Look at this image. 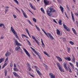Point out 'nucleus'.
<instances>
[{
    "label": "nucleus",
    "instance_id": "nucleus-24",
    "mask_svg": "<svg viewBox=\"0 0 78 78\" xmlns=\"http://www.w3.org/2000/svg\"><path fill=\"white\" fill-rule=\"evenodd\" d=\"M7 71L6 70H4V73H5V76H6V75H7Z\"/></svg>",
    "mask_w": 78,
    "mask_h": 78
},
{
    "label": "nucleus",
    "instance_id": "nucleus-55",
    "mask_svg": "<svg viewBox=\"0 0 78 78\" xmlns=\"http://www.w3.org/2000/svg\"><path fill=\"white\" fill-rule=\"evenodd\" d=\"M28 69L29 71H30L31 70V67H29V68H28Z\"/></svg>",
    "mask_w": 78,
    "mask_h": 78
},
{
    "label": "nucleus",
    "instance_id": "nucleus-10",
    "mask_svg": "<svg viewBox=\"0 0 78 78\" xmlns=\"http://www.w3.org/2000/svg\"><path fill=\"white\" fill-rule=\"evenodd\" d=\"M11 30L12 33H13L15 34V33H16V32L14 30V28H12V27H11Z\"/></svg>",
    "mask_w": 78,
    "mask_h": 78
},
{
    "label": "nucleus",
    "instance_id": "nucleus-57",
    "mask_svg": "<svg viewBox=\"0 0 78 78\" xmlns=\"http://www.w3.org/2000/svg\"><path fill=\"white\" fill-rule=\"evenodd\" d=\"M8 58H6L5 59V62H6V61H8Z\"/></svg>",
    "mask_w": 78,
    "mask_h": 78
},
{
    "label": "nucleus",
    "instance_id": "nucleus-38",
    "mask_svg": "<svg viewBox=\"0 0 78 78\" xmlns=\"http://www.w3.org/2000/svg\"><path fill=\"white\" fill-rule=\"evenodd\" d=\"M14 2L16 3L18 5H19V2H18V1L17 0H14Z\"/></svg>",
    "mask_w": 78,
    "mask_h": 78
},
{
    "label": "nucleus",
    "instance_id": "nucleus-52",
    "mask_svg": "<svg viewBox=\"0 0 78 78\" xmlns=\"http://www.w3.org/2000/svg\"><path fill=\"white\" fill-rule=\"evenodd\" d=\"M16 76V77H18V78H21V77H20V76L19 75H18V74Z\"/></svg>",
    "mask_w": 78,
    "mask_h": 78
},
{
    "label": "nucleus",
    "instance_id": "nucleus-9",
    "mask_svg": "<svg viewBox=\"0 0 78 78\" xmlns=\"http://www.w3.org/2000/svg\"><path fill=\"white\" fill-rule=\"evenodd\" d=\"M63 66L66 70L67 71H68V69H67V64L66 63H64Z\"/></svg>",
    "mask_w": 78,
    "mask_h": 78
},
{
    "label": "nucleus",
    "instance_id": "nucleus-26",
    "mask_svg": "<svg viewBox=\"0 0 78 78\" xmlns=\"http://www.w3.org/2000/svg\"><path fill=\"white\" fill-rule=\"evenodd\" d=\"M73 58H72V62H75V57L74 56H73Z\"/></svg>",
    "mask_w": 78,
    "mask_h": 78
},
{
    "label": "nucleus",
    "instance_id": "nucleus-14",
    "mask_svg": "<svg viewBox=\"0 0 78 78\" xmlns=\"http://www.w3.org/2000/svg\"><path fill=\"white\" fill-rule=\"evenodd\" d=\"M11 54V53L9 52L8 51H7V52L6 53V54H5V55L6 56H9Z\"/></svg>",
    "mask_w": 78,
    "mask_h": 78
},
{
    "label": "nucleus",
    "instance_id": "nucleus-47",
    "mask_svg": "<svg viewBox=\"0 0 78 78\" xmlns=\"http://www.w3.org/2000/svg\"><path fill=\"white\" fill-rule=\"evenodd\" d=\"M53 21L55 22V23H57V24L58 23H57V22H56V20H55V19H53Z\"/></svg>",
    "mask_w": 78,
    "mask_h": 78
},
{
    "label": "nucleus",
    "instance_id": "nucleus-63",
    "mask_svg": "<svg viewBox=\"0 0 78 78\" xmlns=\"http://www.w3.org/2000/svg\"><path fill=\"white\" fill-rule=\"evenodd\" d=\"M28 43V45H30V46H31V43H30V42H29Z\"/></svg>",
    "mask_w": 78,
    "mask_h": 78
},
{
    "label": "nucleus",
    "instance_id": "nucleus-22",
    "mask_svg": "<svg viewBox=\"0 0 78 78\" xmlns=\"http://www.w3.org/2000/svg\"><path fill=\"white\" fill-rule=\"evenodd\" d=\"M42 31H43V32L45 34L47 35V37H49V36H48V33H47L45 32V30H44L43 29H42Z\"/></svg>",
    "mask_w": 78,
    "mask_h": 78
},
{
    "label": "nucleus",
    "instance_id": "nucleus-7",
    "mask_svg": "<svg viewBox=\"0 0 78 78\" xmlns=\"http://www.w3.org/2000/svg\"><path fill=\"white\" fill-rule=\"evenodd\" d=\"M49 75L51 78H55V75L53 74L52 73H50L49 74Z\"/></svg>",
    "mask_w": 78,
    "mask_h": 78
},
{
    "label": "nucleus",
    "instance_id": "nucleus-30",
    "mask_svg": "<svg viewBox=\"0 0 78 78\" xmlns=\"http://www.w3.org/2000/svg\"><path fill=\"white\" fill-rule=\"evenodd\" d=\"M15 34V36H16V38H17V39H19V37L18 36H17V33H15V34Z\"/></svg>",
    "mask_w": 78,
    "mask_h": 78
},
{
    "label": "nucleus",
    "instance_id": "nucleus-40",
    "mask_svg": "<svg viewBox=\"0 0 78 78\" xmlns=\"http://www.w3.org/2000/svg\"><path fill=\"white\" fill-rule=\"evenodd\" d=\"M27 21L31 25H32V23H31V22L29 20H27Z\"/></svg>",
    "mask_w": 78,
    "mask_h": 78
},
{
    "label": "nucleus",
    "instance_id": "nucleus-25",
    "mask_svg": "<svg viewBox=\"0 0 78 78\" xmlns=\"http://www.w3.org/2000/svg\"><path fill=\"white\" fill-rule=\"evenodd\" d=\"M57 34H58V35H60V31H59V30L58 29H57Z\"/></svg>",
    "mask_w": 78,
    "mask_h": 78
},
{
    "label": "nucleus",
    "instance_id": "nucleus-16",
    "mask_svg": "<svg viewBox=\"0 0 78 78\" xmlns=\"http://www.w3.org/2000/svg\"><path fill=\"white\" fill-rule=\"evenodd\" d=\"M56 58H57L58 59L59 61H62V60L61 58L59 57L56 56Z\"/></svg>",
    "mask_w": 78,
    "mask_h": 78
},
{
    "label": "nucleus",
    "instance_id": "nucleus-42",
    "mask_svg": "<svg viewBox=\"0 0 78 78\" xmlns=\"http://www.w3.org/2000/svg\"><path fill=\"white\" fill-rule=\"evenodd\" d=\"M30 48H31V49L33 50V51H34V52H35V51H36V50H35V49H34L33 48H32V47H31Z\"/></svg>",
    "mask_w": 78,
    "mask_h": 78
},
{
    "label": "nucleus",
    "instance_id": "nucleus-45",
    "mask_svg": "<svg viewBox=\"0 0 78 78\" xmlns=\"http://www.w3.org/2000/svg\"><path fill=\"white\" fill-rule=\"evenodd\" d=\"M69 42L70 44H72V45H73V44H74V43H73V41H70Z\"/></svg>",
    "mask_w": 78,
    "mask_h": 78
},
{
    "label": "nucleus",
    "instance_id": "nucleus-58",
    "mask_svg": "<svg viewBox=\"0 0 78 78\" xmlns=\"http://www.w3.org/2000/svg\"><path fill=\"white\" fill-rule=\"evenodd\" d=\"M13 16L14 17L15 19H16V16L15 15H13Z\"/></svg>",
    "mask_w": 78,
    "mask_h": 78
},
{
    "label": "nucleus",
    "instance_id": "nucleus-3",
    "mask_svg": "<svg viewBox=\"0 0 78 78\" xmlns=\"http://www.w3.org/2000/svg\"><path fill=\"white\" fill-rule=\"evenodd\" d=\"M48 36L49 37H50L51 39V40H53L54 39V38L52 35H51V34H50V33H48Z\"/></svg>",
    "mask_w": 78,
    "mask_h": 78
},
{
    "label": "nucleus",
    "instance_id": "nucleus-53",
    "mask_svg": "<svg viewBox=\"0 0 78 78\" xmlns=\"http://www.w3.org/2000/svg\"><path fill=\"white\" fill-rule=\"evenodd\" d=\"M69 72H70V73H72V70H71V69L70 68H69V69H68Z\"/></svg>",
    "mask_w": 78,
    "mask_h": 78
},
{
    "label": "nucleus",
    "instance_id": "nucleus-37",
    "mask_svg": "<svg viewBox=\"0 0 78 78\" xmlns=\"http://www.w3.org/2000/svg\"><path fill=\"white\" fill-rule=\"evenodd\" d=\"M33 21H34L35 22H37V20H36V19H35V18H33Z\"/></svg>",
    "mask_w": 78,
    "mask_h": 78
},
{
    "label": "nucleus",
    "instance_id": "nucleus-48",
    "mask_svg": "<svg viewBox=\"0 0 78 78\" xmlns=\"http://www.w3.org/2000/svg\"><path fill=\"white\" fill-rule=\"evenodd\" d=\"M27 66L28 67H31L30 66V64H29V63L28 62L27 63Z\"/></svg>",
    "mask_w": 78,
    "mask_h": 78
},
{
    "label": "nucleus",
    "instance_id": "nucleus-6",
    "mask_svg": "<svg viewBox=\"0 0 78 78\" xmlns=\"http://www.w3.org/2000/svg\"><path fill=\"white\" fill-rule=\"evenodd\" d=\"M21 11H22V12L23 13V14L24 17H25V18H27V17H28L27 16V14H26V13H25V12H24V11H23V9H21Z\"/></svg>",
    "mask_w": 78,
    "mask_h": 78
},
{
    "label": "nucleus",
    "instance_id": "nucleus-46",
    "mask_svg": "<svg viewBox=\"0 0 78 78\" xmlns=\"http://www.w3.org/2000/svg\"><path fill=\"white\" fill-rule=\"evenodd\" d=\"M70 48H67V51L68 53H70Z\"/></svg>",
    "mask_w": 78,
    "mask_h": 78
},
{
    "label": "nucleus",
    "instance_id": "nucleus-13",
    "mask_svg": "<svg viewBox=\"0 0 78 78\" xmlns=\"http://www.w3.org/2000/svg\"><path fill=\"white\" fill-rule=\"evenodd\" d=\"M36 71L37 73L38 74V75H40V76H42V73H41V72H39V70H38L37 69H36Z\"/></svg>",
    "mask_w": 78,
    "mask_h": 78
},
{
    "label": "nucleus",
    "instance_id": "nucleus-21",
    "mask_svg": "<svg viewBox=\"0 0 78 78\" xmlns=\"http://www.w3.org/2000/svg\"><path fill=\"white\" fill-rule=\"evenodd\" d=\"M58 69L59 70H60V72H64V71L63 70H62V68H61V66L60 67H59Z\"/></svg>",
    "mask_w": 78,
    "mask_h": 78
},
{
    "label": "nucleus",
    "instance_id": "nucleus-64",
    "mask_svg": "<svg viewBox=\"0 0 78 78\" xmlns=\"http://www.w3.org/2000/svg\"><path fill=\"white\" fill-rule=\"evenodd\" d=\"M58 1V2L59 3H61V0H57Z\"/></svg>",
    "mask_w": 78,
    "mask_h": 78
},
{
    "label": "nucleus",
    "instance_id": "nucleus-49",
    "mask_svg": "<svg viewBox=\"0 0 78 78\" xmlns=\"http://www.w3.org/2000/svg\"><path fill=\"white\" fill-rule=\"evenodd\" d=\"M28 11H29V12H31V13L33 15V16H34V14H33V12H31V11H30V10H28Z\"/></svg>",
    "mask_w": 78,
    "mask_h": 78
},
{
    "label": "nucleus",
    "instance_id": "nucleus-34",
    "mask_svg": "<svg viewBox=\"0 0 78 78\" xmlns=\"http://www.w3.org/2000/svg\"><path fill=\"white\" fill-rule=\"evenodd\" d=\"M57 65L58 68L61 67V65H60V64H59L58 62L57 63Z\"/></svg>",
    "mask_w": 78,
    "mask_h": 78
},
{
    "label": "nucleus",
    "instance_id": "nucleus-35",
    "mask_svg": "<svg viewBox=\"0 0 78 78\" xmlns=\"http://www.w3.org/2000/svg\"><path fill=\"white\" fill-rule=\"evenodd\" d=\"M13 70L15 71H16V72H18V71H19V70L16 68H14Z\"/></svg>",
    "mask_w": 78,
    "mask_h": 78
},
{
    "label": "nucleus",
    "instance_id": "nucleus-2",
    "mask_svg": "<svg viewBox=\"0 0 78 78\" xmlns=\"http://www.w3.org/2000/svg\"><path fill=\"white\" fill-rule=\"evenodd\" d=\"M13 40L16 43V45H17L18 46H22V44H20V43H18V41L16 40V39L14 38Z\"/></svg>",
    "mask_w": 78,
    "mask_h": 78
},
{
    "label": "nucleus",
    "instance_id": "nucleus-32",
    "mask_svg": "<svg viewBox=\"0 0 78 78\" xmlns=\"http://www.w3.org/2000/svg\"><path fill=\"white\" fill-rule=\"evenodd\" d=\"M41 11H42V12H43V13H44V14H45V12H44V10L43 9V8H41Z\"/></svg>",
    "mask_w": 78,
    "mask_h": 78
},
{
    "label": "nucleus",
    "instance_id": "nucleus-18",
    "mask_svg": "<svg viewBox=\"0 0 78 78\" xmlns=\"http://www.w3.org/2000/svg\"><path fill=\"white\" fill-rule=\"evenodd\" d=\"M5 8V14H6V12H7L8 11V8H9V7H6Z\"/></svg>",
    "mask_w": 78,
    "mask_h": 78
},
{
    "label": "nucleus",
    "instance_id": "nucleus-44",
    "mask_svg": "<svg viewBox=\"0 0 78 78\" xmlns=\"http://www.w3.org/2000/svg\"><path fill=\"white\" fill-rule=\"evenodd\" d=\"M4 24L1 23L0 24V27H2V26H3Z\"/></svg>",
    "mask_w": 78,
    "mask_h": 78
},
{
    "label": "nucleus",
    "instance_id": "nucleus-61",
    "mask_svg": "<svg viewBox=\"0 0 78 78\" xmlns=\"http://www.w3.org/2000/svg\"><path fill=\"white\" fill-rule=\"evenodd\" d=\"M66 8H68V9L69 10L70 9L69 8V6H68V5H66Z\"/></svg>",
    "mask_w": 78,
    "mask_h": 78
},
{
    "label": "nucleus",
    "instance_id": "nucleus-51",
    "mask_svg": "<svg viewBox=\"0 0 78 78\" xmlns=\"http://www.w3.org/2000/svg\"><path fill=\"white\" fill-rule=\"evenodd\" d=\"M15 9H16V10L17 11H19V12H20V10H19V9H17V8H15Z\"/></svg>",
    "mask_w": 78,
    "mask_h": 78
},
{
    "label": "nucleus",
    "instance_id": "nucleus-20",
    "mask_svg": "<svg viewBox=\"0 0 78 78\" xmlns=\"http://www.w3.org/2000/svg\"><path fill=\"white\" fill-rule=\"evenodd\" d=\"M65 58V59H66V60H67V61H71V59L70 58V57H66V58Z\"/></svg>",
    "mask_w": 78,
    "mask_h": 78
},
{
    "label": "nucleus",
    "instance_id": "nucleus-50",
    "mask_svg": "<svg viewBox=\"0 0 78 78\" xmlns=\"http://www.w3.org/2000/svg\"><path fill=\"white\" fill-rule=\"evenodd\" d=\"M35 27H36L37 28V30H40V29H39V27H38L37 26L35 25Z\"/></svg>",
    "mask_w": 78,
    "mask_h": 78
},
{
    "label": "nucleus",
    "instance_id": "nucleus-8",
    "mask_svg": "<svg viewBox=\"0 0 78 78\" xmlns=\"http://www.w3.org/2000/svg\"><path fill=\"white\" fill-rule=\"evenodd\" d=\"M44 2L45 5H48L49 3V1L47 0H44Z\"/></svg>",
    "mask_w": 78,
    "mask_h": 78
},
{
    "label": "nucleus",
    "instance_id": "nucleus-11",
    "mask_svg": "<svg viewBox=\"0 0 78 78\" xmlns=\"http://www.w3.org/2000/svg\"><path fill=\"white\" fill-rule=\"evenodd\" d=\"M30 7H31V8H32V9H34V10H36V8H35V7H34L33 6V5H32L31 4H30Z\"/></svg>",
    "mask_w": 78,
    "mask_h": 78
},
{
    "label": "nucleus",
    "instance_id": "nucleus-36",
    "mask_svg": "<svg viewBox=\"0 0 78 78\" xmlns=\"http://www.w3.org/2000/svg\"><path fill=\"white\" fill-rule=\"evenodd\" d=\"M29 75H30V76H32L33 78H34V76H33V75H31V73H30V72H29Z\"/></svg>",
    "mask_w": 78,
    "mask_h": 78
},
{
    "label": "nucleus",
    "instance_id": "nucleus-56",
    "mask_svg": "<svg viewBox=\"0 0 78 78\" xmlns=\"http://www.w3.org/2000/svg\"><path fill=\"white\" fill-rule=\"evenodd\" d=\"M22 37H25V36H26V35H25V34H22Z\"/></svg>",
    "mask_w": 78,
    "mask_h": 78
},
{
    "label": "nucleus",
    "instance_id": "nucleus-41",
    "mask_svg": "<svg viewBox=\"0 0 78 78\" xmlns=\"http://www.w3.org/2000/svg\"><path fill=\"white\" fill-rule=\"evenodd\" d=\"M42 46L43 48H44V47H45V44H44V43H42Z\"/></svg>",
    "mask_w": 78,
    "mask_h": 78
},
{
    "label": "nucleus",
    "instance_id": "nucleus-62",
    "mask_svg": "<svg viewBox=\"0 0 78 78\" xmlns=\"http://www.w3.org/2000/svg\"><path fill=\"white\" fill-rule=\"evenodd\" d=\"M6 65H7V64H6V63H5V64H4L3 66L4 67H5V66H6Z\"/></svg>",
    "mask_w": 78,
    "mask_h": 78
},
{
    "label": "nucleus",
    "instance_id": "nucleus-12",
    "mask_svg": "<svg viewBox=\"0 0 78 78\" xmlns=\"http://www.w3.org/2000/svg\"><path fill=\"white\" fill-rule=\"evenodd\" d=\"M20 49H20V47L19 46H17L15 48V50H16V51H18L19 50H20Z\"/></svg>",
    "mask_w": 78,
    "mask_h": 78
},
{
    "label": "nucleus",
    "instance_id": "nucleus-60",
    "mask_svg": "<svg viewBox=\"0 0 78 78\" xmlns=\"http://www.w3.org/2000/svg\"><path fill=\"white\" fill-rule=\"evenodd\" d=\"M65 15L66 16V17H67V18H69L68 17V16H67V15L66 14V13L65 12Z\"/></svg>",
    "mask_w": 78,
    "mask_h": 78
},
{
    "label": "nucleus",
    "instance_id": "nucleus-59",
    "mask_svg": "<svg viewBox=\"0 0 78 78\" xmlns=\"http://www.w3.org/2000/svg\"><path fill=\"white\" fill-rule=\"evenodd\" d=\"M66 39L65 38H64L63 39V41H66Z\"/></svg>",
    "mask_w": 78,
    "mask_h": 78
},
{
    "label": "nucleus",
    "instance_id": "nucleus-4",
    "mask_svg": "<svg viewBox=\"0 0 78 78\" xmlns=\"http://www.w3.org/2000/svg\"><path fill=\"white\" fill-rule=\"evenodd\" d=\"M23 50L24 51H25V53H26V54L27 55V56H29V57H30V54L29 53H28V52L26 50V49L23 48Z\"/></svg>",
    "mask_w": 78,
    "mask_h": 78
},
{
    "label": "nucleus",
    "instance_id": "nucleus-29",
    "mask_svg": "<svg viewBox=\"0 0 78 78\" xmlns=\"http://www.w3.org/2000/svg\"><path fill=\"white\" fill-rule=\"evenodd\" d=\"M13 73L15 76H16L17 75V73L15 72H13Z\"/></svg>",
    "mask_w": 78,
    "mask_h": 78
},
{
    "label": "nucleus",
    "instance_id": "nucleus-1",
    "mask_svg": "<svg viewBox=\"0 0 78 78\" xmlns=\"http://www.w3.org/2000/svg\"><path fill=\"white\" fill-rule=\"evenodd\" d=\"M56 10L54 9V8L51 7H50L49 9H48L46 11L47 14L49 16H51L52 15V13L53 12H55Z\"/></svg>",
    "mask_w": 78,
    "mask_h": 78
},
{
    "label": "nucleus",
    "instance_id": "nucleus-43",
    "mask_svg": "<svg viewBox=\"0 0 78 78\" xmlns=\"http://www.w3.org/2000/svg\"><path fill=\"white\" fill-rule=\"evenodd\" d=\"M44 54H45L46 55H47V56H48V53H47V52L45 51H44Z\"/></svg>",
    "mask_w": 78,
    "mask_h": 78
},
{
    "label": "nucleus",
    "instance_id": "nucleus-54",
    "mask_svg": "<svg viewBox=\"0 0 78 78\" xmlns=\"http://www.w3.org/2000/svg\"><path fill=\"white\" fill-rule=\"evenodd\" d=\"M34 53H35L36 54V55H39V54H38V53H37V51H36L35 52H34Z\"/></svg>",
    "mask_w": 78,
    "mask_h": 78
},
{
    "label": "nucleus",
    "instance_id": "nucleus-28",
    "mask_svg": "<svg viewBox=\"0 0 78 78\" xmlns=\"http://www.w3.org/2000/svg\"><path fill=\"white\" fill-rule=\"evenodd\" d=\"M3 61H4L3 60V58H2L0 59V64L1 63H2V62Z\"/></svg>",
    "mask_w": 78,
    "mask_h": 78
},
{
    "label": "nucleus",
    "instance_id": "nucleus-31",
    "mask_svg": "<svg viewBox=\"0 0 78 78\" xmlns=\"http://www.w3.org/2000/svg\"><path fill=\"white\" fill-rule=\"evenodd\" d=\"M72 30L73 32V33H74V34H76V31H75V30L74 29V28H72Z\"/></svg>",
    "mask_w": 78,
    "mask_h": 78
},
{
    "label": "nucleus",
    "instance_id": "nucleus-5",
    "mask_svg": "<svg viewBox=\"0 0 78 78\" xmlns=\"http://www.w3.org/2000/svg\"><path fill=\"white\" fill-rule=\"evenodd\" d=\"M63 26L64 27V28L65 29H66V31H70V29L69 28H68L66 26L65 24H63Z\"/></svg>",
    "mask_w": 78,
    "mask_h": 78
},
{
    "label": "nucleus",
    "instance_id": "nucleus-19",
    "mask_svg": "<svg viewBox=\"0 0 78 78\" xmlns=\"http://www.w3.org/2000/svg\"><path fill=\"white\" fill-rule=\"evenodd\" d=\"M25 30H26V31L27 33H28L29 37H31V36L30 35V33H29V32H28V29H27V28H26Z\"/></svg>",
    "mask_w": 78,
    "mask_h": 78
},
{
    "label": "nucleus",
    "instance_id": "nucleus-39",
    "mask_svg": "<svg viewBox=\"0 0 78 78\" xmlns=\"http://www.w3.org/2000/svg\"><path fill=\"white\" fill-rule=\"evenodd\" d=\"M32 38L33 39H34V41H35L36 39V38H35V37L33 36V35L31 36Z\"/></svg>",
    "mask_w": 78,
    "mask_h": 78
},
{
    "label": "nucleus",
    "instance_id": "nucleus-23",
    "mask_svg": "<svg viewBox=\"0 0 78 78\" xmlns=\"http://www.w3.org/2000/svg\"><path fill=\"white\" fill-rule=\"evenodd\" d=\"M69 64L70 65L72 66V69H74V68H75V67H74V66H73V65L72 63L70 62H69Z\"/></svg>",
    "mask_w": 78,
    "mask_h": 78
},
{
    "label": "nucleus",
    "instance_id": "nucleus-27",
    "mask_svg": "<svg viewBox=\"0 0 78 78\" xmlns=\"http://www.w3.org/2000/svg\"><path fill=\"white\" fill-rule=\"evenodd\" d=\"M58 23L59 24V25H62V21L61 20H60L58 21Z\"/></svg>",
    "mask_w": 78,
    "mask_h": 78
},
{
    "label": "nucleus",
    "instance_id": "nucleus-17",
    "mask_svg": "<svg viewBox=\"0 0 78 78\" xmlns=\"http://www.w3.org/2000/svg\"><path fill=\"white\" fill-rule=\"evenodd\" d=\"M60 8L61 9V11L62 12L63 14L64 13V8L62 7L61 6H60Z\"/></svg>",
    "mask_w": 78,
    "mask_h": 78
},
{
    "label": "nucleus",
    "instance_id": "nucleus-33",
    "mask_svg": "<svg viewBox=\"0 0 78 78\" xmlns=\"http://www.w3.org/2000/svg\"><path fill=\"white\" fill-rule=\"evenodd\" d=\"M44 64V67H45V69H46V70H48V66H47L45 65V64Z\"/></svg>",
    "mask_w": 78,
    "mask_h": 78
},
{
    "label": "nucleus",
    "instance_id": "nucleus-15",
    "mask_svg": "<svg viewBox=\"0 0 78 78\" xmlns=\"http://www.w3.org/2000/svg\"><path fill=\"white\" fill-rule=\"evenodd\" d=\"M71 16L72 17V19L73 21V22H75V18H74V16H73V14L72 13V12H71Z\"/></svg>",
    "mask_w": 78,
    "mask_h": 78
}]
</instances>
